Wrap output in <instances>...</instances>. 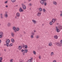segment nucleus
<instances>
[{"instance_id":"1","label":"nucleus","mask_w":62,"mask_h":62,"mask_svg":"<svg viewBox=\"0 0 62 62\" xmlns=\"http://www.w3.org/2000/svg\"><path fill=\"white\" fill-rule=\"evenodd\" d=\"M40 2V4L42 5H43L44 4V6H46L47 5V2H44L43 0H41Z\"/></svg>"},{"instance_id":"2","label":"nucleus","mask_w":62,"mask_h":62,"mask_svg":"<svg viewBox=\"0 0 62 62\" xmlns=\"http://www.w3.org/2000/svg\"><path fill=\"white\" fill-rule=\"evenodd\" d=\"M10 42V40L9 39H8L6 41V45L7 47H9V43Z\"/></svg>"},{"instance_id":"3","label":"nucleus","mask_w":62,"mask_h":62,"mask_svg":"<svg viewBox=\"0 0 62 62\" xmlns=\"http://www.w3.org/2000/svg\"><path fill=\"white\" fill-rule=\"evenodd\" d=\"M56 45L58 47H61L62 46V44L60 43H56Z\"/></svg>"},{"instance_id":"4","label":"nucleus","mask_w":62,"mask_h":62,"mask_svg":"<svg viewBox=\"0 0 62 62\" xmlns=\"http://www.w3.org/2000/svg\"><path fill=\"white\" fill-rule=\"evenodd\" d=\"M41 15V12L39 11L38 12L37 14V16H40Z\"/></svg>"},{"instance_id":"5","label":"nucleus","mask_w":62,"mask_h":62,"mask_svg":"<svg viewBox=\"0 0 62 62\" xmlns=\"http://www.w3.org/2000/svg\"><path fill=\"white\" fill-rule=\"evenodd\" d=\"M21 5L22 6L23 8V9H26V6L23 4L22 3L21 4Z\"/></svg>"},{"instance_id":"6","label":"nucleus","mask_w":62,"mask_h":62,"mask_svg":"<svg viewBox=\"0 0 62 62\" xmlns=\"http://www.w3.org/2000/svg\"><path fill=\"white\" fill-rule=\"evenodd\" d=\"M31 34V39H33L34 38V35H35V33L32 32Z\"/></svg>"},{"instance_id":"7","label":"nucleus","mask_w":62,"mask_h":62,"mask_svg":"<svg viewBox=\"0 0 62 62\" xmlns=\"http://www.w3.org/2000/svg\"><path fill=\"white\" fill-rule=\"evenodd\" d=\"M3 32L2 31L0 32V38H1L3 36Z\"/></svg>"},{"instance_id":"8","label":"nucleus","mask_w":62,"mask_h":62,"mask_svg":"<svg viewBox=\"0 0 62 62\" xmlns=\"http://www.w3.org/2000/svg\"><path fill=\"white\" fill-rule=\"evenodd\" d=\"M55 28L56 29V31L57 33H59L60 32V30L58 28V27L57 26L55 27Z\"/></svg>"},{"instance_id":"9","label":"nucleus","mask_w":62,"mask_h":62,"mask_svg":"<svg viewBox=\"0 0 62 62\" xmlns=\"http://www.w3.org/2000/svg\"><path fill=\"white\" fill-rule=\"evenodd\" d=\"M55 21H56V19L53 18L52 20V22L53 23H55Z\"/></svg>"},{"instance_id":"10","label":"nucleus","mask_w":62,"mask_h":62,"mask_svg":"<svg viewBox=\"0 0 62 62\" xmlns=\"http://www.w3.org/2000/svg\"><path fill=\"white\" fill-rule=\"evenodd\" d=\"M16 16H17V17H20V13L18 12H17L16 13Z\"/></svg>"},{"instance_id":"11","label":"nucleus","mask_w":62,"mask_h":62,"mask_svg":"<svg viewBox=\"0 0 62 62\" xmlns=\"http://www.w3.org/2000/svg\"><path fill=\"white\" fill-rule=\"evenodd\" d=\"M13 30H14L15 32H16L17 31H16V28L15 27H13Z\"/></svg>"},{"instance_id":"12","label":"nucleus","mask_w":62,"mask_h":62,"mask_svg":"<svg viewBox=\"0 0 62 62\" xmlns=\"http://www.w3.org/2000/svg\"><path fill=\"white\" fill-rule=\"evenodd\" d=\"M22 46H20L18 47V49L19 50H21V49H22Z\"/></svg>"},{"instance_id":"13","label":"nucleus","mask_w":62,"mask_h":62,"mask_svg":"<svg viewBox=\"0 0 62 62\" xmlns=\"http://www.w3.org/2000/svg\"><path fill=\"white\" fill-rule=\"evenodd\" d=\"M54 37L55 39H57L58 38V36L57 35H54Z\"/></svg>"},{"instance_id":"14","label":"nucleus","mask_w":62,"mask_h":62,"mask_svg":"<svg viewBox=\"0 0 62 62\" xmlns=\"http://www.w3.org/2000/svg\"><path fill=\"white\" fill-rule=\"evenodd\" d=\"M25 49L27 48V45H24L23 46V47H24Z\"/></svg>"},{"instance_id":"15","label":"nucleus","mask_w":62,"mask_h":62,"mask_svg":"<svg viewBox=\"0 0 62 62\" xmlns=\"http://www.w3.org/2000/svg\"><path fill=\"white\" fill-rule=\"evenodd\" d=\"M11 35L12 37H14V35H15V34H14V33L13 32H12L11 33Z\"/></svg>"},{"instance_id":"16","label":"nucleus","mask_w":62,"mask_h":62,"mask_svg":"<svg viewBox=\"0 0 62 62\" xmlns=\"http://www.w3.org/2000/svg\"><path fill=\"white\" fill-rule=\"evenodd\" d=\"M19 11L20 12H23V10L22 9V8L21 7L19 8Z\"/></svg>"},{"instance_id":"17","label":"nucleus","mask_w":62,"mask_h":62,"mask_svg":"<svg viewBox=\"0 0 62 62\" xmlns=\"http://www.w3.org/2000/svg\"><path fill=\"white\" fill-rule=\"evenodd\" d=\"M53 4H54L55 5H56L57 4V3L56 2L54 1L53 2Z\"/></svg>"},{"instance_id":"18","label":"nucleus","mask_w":62,"mask_h":62,"mask_svg":"<svg viewBox=\"0 0 62 62\" xmlns=\"http://www.w3.org/2000/svg\"><path fill=\"white\" fill-rule=\"evenodd\" d=\"M11 41L13 43H14L15 42V40H14L12 38L11 39Z\"/></svg>"},{"instance_id":"19","label":"nucleus","mask_w":62,"mask_h":62,"mask_svg":"<svg viewBox=\"0 0 62 62\" xmlns=\"http://www.w3.org/2000/svg\"><path fill=\"white\" fill-rule=\"evenodd\" d=\"M24 52L25 53H27V52H28V50H27V49H25L24 50Z\"/></svg>"},{"instance_id":"20","label":"nucleus","mask_w":62,"mask_h":62,"mask_svg":"<svg viewBox=\"0 0 62 62\" xmlns=\"http://www.w3.org/2000/svg\"><path fill=\"white\" fill-rule=\"evenodd\" d=\"M32 22L33 23H34V24H35V23H36V21H35V20H32Z\"/></svg>"},{"instance_id":"21","label":"nucleus","mask_w":62,"mask_h":62,"mask_svg":"<svg viewBox=\"0 0 62 62\" xmlns=\"http://www.w3.org/2000/svg\"><path fill=\"white\" fill-rule=\"evenodd\" d=\"M0 18H3V14H1L0 15Z\"/></svg>"},{"instance_id":"22","label":"nucleus","mask_w":62,"mask_h":62,"mask_svg":"<svg viewBox=\"0 0 62 62\" xmlns=\"http://www.w3.org/2000/svg\"><path fill=\"white\" fill-rule=\"evenodd\" d=\"M13 46V44L11 43V44H10L9 45V47H11V46Z\"/></svg>"},{"instance_id":"23","label":"nucleus","mask_w":62,"mask_h":62,"mask_svg":"<svg viewBox=\"0 0 62 62\" xmlns=\"http://www.w3.org/2000/svg\"><path fill=\"white\" fill-rule=\"evenodd\" d=\"M10 24H11L10 23H8L7 24L8 26H10Z\"/></svg>"},{"instance_id":"24","label":"nucleus","mask_w":62,"mask_h":62,"mask_svg":"<svg viewBox=\"0 0 62 62\" xmlns=\"http://www.w3.org/2000/svg\"><path fill=\"white\" fill-rule=\"evenodd\" d=\"M4 16L5 17H6V18H7L8 16V14H6Z\"/></svg>"},{"instance_id":"25","label":"nucleus","mask_w":62,"mask_h":62,"mask_svg":"<svg viewBox=\"0 0 62 62\" xmlns=\"http://www.w3.org/2000/svg\"><path fill=\"white\" fill-rule=\"evenodd\" d=\"M49 46H52V43H49Z\"/></svg>"},{"instance_id":"26","label":"nucleus","mask_w":62,"mask_h":62,"mask_svg":"<svg viewBox=\"0 0 62 62\" xmlns=\"http://www.w3.org/2000/svg\"><path fill=\"white\" fill-rule=\"evenodd\" d=\"M2 58L0 57V62H2Z\"/></svg>"},{"instance_id":"27","label":"nucleus","mask_w":62,"mask_h":62,"mask_svg":"<svg viewBox=\"0 0 62 62\" xmlns=\"http://www.w3.org/2000/svg\"><path fill=\"white\" fill-rule=\"evenodd\" d=\"M16 0H11V1L12 2H13V3L14 2H15Z\"/></svg>"},{"instance_id":"28","label":"nucleus","mask_w":62,"mask_h":62,"mask_svg":"<svg viewBox=\"0 0 62 62\" xmlns=\"http://www.w3.org/2000/svg\"><path fill=\"white\" fill-rule=\"evenodd\" d=\"M54 54V52H52L51 54V56H52V55H53V54Z\"/></svg>"},{"instance_id":"29","label":"nucleus","mask_w":62,"mask_h":62,"mask_svg":"<svg viewBox=\"0 0 62 62\" xmlns=\"http://www.w3.org/2000/svg\"><path fill=\"white\" fill-rule=\"evenodd\" d=\"M13 59H11L10 60V62H13Z\"/></svg>"},{"instance_id":"30","label":"nucleus","mask_w":62,"mask_h":62,"mask_svg":"<svg viewBox=\"0 0 62 62\" xmlns=\"http://www.w3.org/2000/svg\"><path fill=\"white\" fill-rule=\"evenodd\" d=\"M39 10L40 11H42V8H39Z\"/></svg>"},{"instance_id":"31","label":"nucleus","mask_w":62,"mask_h":62,"mask_svg":"<svg viewBox=\"0 0 62 62\" xmlns=\"http://www.w3.org/2000/svg\"><path fill=\"white\" fill-rule=\"evenodd\" d=\"M33 53L34 54H36V52L35 51H33Z\"/></svg>"},{"instance_id":"32","label":"nucleus","mask_w":62,"mask_h":62,"mask_svg":"<svg viewBox=\"0 0 62 62\" xmlns=\"http://www.w3.org/2000/svg\"><path fill=\"white\" fill-rule=\"evenodd\" d=\"M28 62H32V61L30 60H29L28 61Z\"/></svg>"},{"instance_id":"33","label":"nucleus","mask_w":62,"mask_h":62,"mask_svg":"<svg viewBox=\"0 0 62 62\" xmlns=\"http://www.w3.org/2000/svg\"><path fill=\"white\" fill-rule=\"evenodd\" d=\"M39 58L40 59H41V56H40V55H39Z\"/></svg>"},{"instance_id":"34","label":"nucleus","mask_w":62,"mask_h":62,"mask_svg":"<svg viewBox=\"0 0 62 62\" xmlns=\"http://www.w3.org/2000/svg\"><path fill=\"white\" fill-rule=\"evenodd\" d=\"M36 38L37 39H39V36L38 35H37L36 36Z\"/></svg>"},{"instance_id":"35","label":"nucleus","mask_w":62,"mask_h":62,"mask_svg":"<svg viewBox=\"0 0 62 62\" xmlns=\"http://www.w3.org/2000/svg\"><path fill=\"white\" fill-rule=\"evenodd\" d=\"M19 30V28H17L16 29V31H18Z\"/></svg>"},{"instance_id":"36","label":"nucleus","mask_w":62,"mask_h":62,"mask_svg":"<svg viewBox=\"0 0 62 62\" xmlns=\"http://www.w3.org/2000/svg\"><path fill=\"white\" fill-rule=\"evenodd\" d=\"M23 60H19V62H23Z\"/></svg>"},{"instance_id":"37","label":"nucleus","mask_w":62,"mask_h":62,"mask_svg":"<svg viewBox=\"0 0 62 62\" xmlns=\"http://www.w3.org/2000/svg\"><path fill=\"white\" fill-rule=\"evenodd\" d=\"M43 11H44V12H45V11H46V10H45V9H43Z\"/></svg>"},{"instance_id":"38","label":"nucleus","mask_w":62,"mask_h":62,"mask_svg":"<svg viewBox=\"0 0 62 62\" xmlns=\"http://www.w3.org/2000/svg\"><path fill=\"white\" fill-rule=\"evenodd\" d=\"M52 22H50V25H52Z\"/></svg>"},{"instance_id":"39","label":"nucleus","mask_w":62,"mask_h":62,"mask_svg":"<svg viewBox=\"0 0 62 62\" xmlns=\"http://www.w3.org/2000/svg\"><path fill=\"white\" fill-rule=\"evenodd\" d=\"M60 43L61 44H62V40H61L60 41Z\"/></svg>"},{"instance_id":"40","label":"nucleus","mask_w":62,"mask_h":62,"mask_svg":"<svg viewBox=\"0 0 62 62\" xmlns=\"http://www.w3.org/2000/svg\"><path fill=\"white\" fill-rule=\"evenodd\" d=\"M53 62H56V61L55 60H54L53 61Z\"/></svg>"},{"instance_id":"41","label":"nucleus","mask_w":62,"mask_h":62,"mask_svg":"<svg viewBox=\"0 0 62 62\" xmlns=\"http://www.w3.org/2000/svg\"><path fill=\"white\" fill-rule=\"evenodd\" d=\"M15 18L16 19H17L18 18V16H16L15 17Z\"/></svg>"},{"instance_id":"42","label":"nucleus","mask_w":62,"mask_h":62,"mask_svg":"<svg viewBox=\"0 0 62 62\" xmlns=\"http://www.w3.org/2000/svg\"><path fill=\"white\" fill-rule=\"evenodd\" d=\"M8 3V1H7L5 2V4H7Z\"/></svg>"},{"instance_id":"43","label":"nucleus","mask_w":62,"mask_h":62,"mask_svg":"<svg viewBox=\"0 0 62 62\" xmlns=\"http://www.w3.org/2000/svg\"><path fill=\"white\" fill-rule=\"evenodd\" d=\"M23 55H24L25 54V52L23 53Z\"/></svg>"},{"instance_id":"44","label":"nucleus","mask_w":62,"mask_h":62,"mask_svg":"<svg viewBox=\"0 0 62 62\" xmlns=\"http://www.w3.org/2000/svg\"><path fill=\"white\" fill-rule=\"evenodd\" d=\"M29 5L30 6H32V4H31V3H30L29 4Z\"/></svg>"},{"instance_id":"45","label":"nucleus","mask_w":62,"mask_h":62,"mask_svg":"<svg viewBox=\"0 0 62 62\" xmlns=\"http://www.w3.org/2000/svg\"><path fill=\"white\" fill-rule=\"evenodd\" d=\"M24 51V50L23 49L22 50H21V52H23Z\"/></svg>"},{"instance_id":"46","label":"nucleus","mask_w":62,"mask_h":62,"mask_svg":"<svg viewBox=\"0 0 62 62\" xmlns=\"http://www.w3.org/2000/svg\"><path fill=\"white\" fill-rule=\"evenodd\" d=\"M60 16H62V14H61L60 15Z\"/></svg>"},{"instance_id":"47","label":"nucleus","mask_w":62,"mask_h":62,"mask_svg":"<svg viewBox=\"0 0 62 62\" xmlns=\"http://www.w3.org/2000/svg\"><path fill=\"white\" fill-rule=\"evenodd\" d=\"M8 5H6V8H8Z\"/></svg>"},{"instance_id":"48","label":"nucleus","mask_w":62,"mask_h":62,"mask_svg":"<svg viewBox=\"0 0 62 62\" xmlns=\"http://www.w3.org/2000/svg\"><path fill=\"white\" fill-rule=\"evenodd\" d=\"M43 1L45 2V1H46V0H43Z\"/></svg>"},{"instance_id":"49","label":"nucleus","mask_w":62,"mask_h":62,"mask_svg":"<svg viewBox=\"0 0 62 62\" xmlns=\"http://www.w3.org/2000/svg\"><path fill=\"white\" fill-rule=\"evenodd\" d=\"M23 33L24 34H25V33H26L25 31H23Z\"/></svg>"},{"instance_id":"50","label":"nucleus","mask_w":62,"mask_h":62,"mask_svg":"<svg viewBox=\"0 0 62 62\" xmlns=\"http://www.w3.org/2000/svg\"><path fill=\"white\" fill-rule=\"evenodd\" d=\"M1 43V40H0V43Z\"/></svg>"},{"instance_id":"51","label":"nucleus","mask_w":62,"mask_h":62,"mask_svg":"<svg viewBox=\"0 0 62 62\" xmlns=\"http://www.w3.org/2000/svg\"><path fill=\"white\" fill-rule=\"evenodd\" d=\"M4 51H5V52H6V49H5L4 50Z\"/></svg>"},{"instance_id":"52","label":"nucleus","mask_w":62,"mask_h":62,"mask_svg":"<svg viewBox=\"0 0 62 62\" xmlns=\"http://www.w3.org/2000/svg\"><path fill=\"white\" fill-rule=\"evenodd\" d=\"M31 1V0H29V2H30Z\"/></svg>"},{"instance_id":"53","label":"nucleus","mask_w":62,"mask_h":62,"mask_svg":"<svg viewBox=\"0 0 62 62\" xmlns=\"http://www.w3.org/2000/svg\"><path fill=\"white\" fill-rule=\"evenodd\" d=\"M61 14H62V11H61Z\"/></svg>"},{"instance_id":"54","label":"nucleus","mask_w":62,"mask_h":62,"mask_svg":"<svg viewBox=\"0 0 62 62\" xmlns=\"http://www.w3.org/2000/svg\"><path fill=\"white\" fill-rule=\"evenodd\" d=\"M1 25V24L0 23V26Z\"/></svg>"},{"instance_id":"55","label":"nucleus","mask_w":62,"mask_h":62,"mask_svg":"<svg viewBox=\"0 0 62 62\" xmlns=\"http://www.w3.org/2000/svg\"><path fill=\"white\" fill-rule=\"evenodd\" d=\"M34 32H36V31L34 30Z\"/></svg>"},{"instance_id":"56","label":"nucleus","mask_w":62,"mask_h":62,"mask_svg":"<svg viewBox=\"0 0 62 62\" xmlns=\"http://www.w3.org/2000/svg\"><path fill=\"white\" fill-rule=\"evenodd\" d=\"M4 45H5V46H6V44H4Z\"/></svg>"},{"instance_id":"57","label":"nucleus","mask_w":62,"mask_h":62,"mask_svg":"<svg viewBox=\"0 0 62 62\" xmlns=\"http://www.w3.org/2000/svg\"><path fill=\"white\" fill-rule=\"evenodd\" d=\"M16 7H18V5H16Z\"/></svg>"},{"instance_id":"58","label":"nucleus","mask_w":62,"mask_h":62,"mask_svg":"<svg viewBox=\"0 0 62 62\" xmlns=\"http://www.w3.org/2000/svg\"><path fill=\"white\" fill-rule=\"evenodd\" d=\"M32 58H31V60H32Z\"/></svg>"},{"instance_id":"59","label":"nucleus","mask_w":62,"mask_h":62,"mask_svg":"<svg viewBox=\"0 0 62 62\" xmlns=\"http://www.w3.org/2000/svg\"><path fill=\"white\" fill-rule=\"evenodd\" d=\"M1 55V54H0V55Z\"/></svg>"},{"instance_id":"60","label":"nucleus","mask_w":62,"mask_h":62,"mask_svg":"<svg viewBox=\"0 0 62 62\" xmlns=\"http://www.w3.org/2000/svg\"><path fill=\"white\" fill-rule=\"evenodd\" d=\"M43 25V24H42Z\"/></svg>"}]
</instances>
